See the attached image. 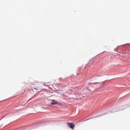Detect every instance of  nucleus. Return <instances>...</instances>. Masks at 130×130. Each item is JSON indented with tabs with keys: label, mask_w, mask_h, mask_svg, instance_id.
Segmentation results:
<instances>
[{
	"label": "nucleus",
	"mask_w": 130,
	"mask_h": 130,
	"mask_svg": "<svg viewBox=\"0 0 130 130\" xmlns=\"http://www.w3.org/2000/svg\"><path fill=\"white\" fill-rule=\"evenodd\" d=\"M34 89H35L36 90H38V89H37V88H34Z\"/></svg>",
	"instance_id": "obj_4"
},
{
	"label": "nucleus",
	"mask_w": 130,
	"mask_h": 130,
	"mask_svg": "<svg viewBox=\"0 0 130 130\" xmlns=\"http://www.w3.org/2000/svg\"><path fill=\"white\" fill-rule=\"evenodd\" d=\"M103 86H104V83H98V84L97 85V89H101V88H102V87H103Z\"/></svg>",
	"instance_id": "obj_2"
},
{
	"label": "nucleus",
	"mask_w": 130,
	"mask_h": 130,
	"mask_svg": "<svg viewBox=\"0 0 130 130\" xmlns=\"http://www.w3.org/2000/svg\"><path fill=\"white\" fill-rule=\"evenodd\" d=\"M58 103V102H57V101H56V100H53L52 101V102L51 103V105H55V104H57Z\"/></svg>",
	"instance_id": "obj_3"
},
{
	"label": "nucleus",
	"mask_w": 130,
	"mask_h": 130,
	"mask_svg": "<svg viewBox=\"0 0 130 130\" xmlns=\"http://www.w3.org/2000/svg\"><path fill=\"white\" fill-rule=\"evenodd\" d=\"M67 124L68 126H69V127H70V128H72V129H74V128H75V123L68 122Z\"/></svg>",
	"instance_id": "obj_1"
}]
</instances>
